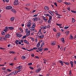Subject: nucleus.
<instances>
[{"mask_svg":"<svg viewBox=\"0 0 76 76\" xmlns=\"http://www.w3.org/2000/svg\"><path fill=\"white\" fill-rule=\"evenodd\" d=\"M7 41V38L4 37H0V41Z\"/></svg>","mask_w":76,"mask_h":76,"instance_id":"f257e3e1","label":"nucleus"},{"mask_svg":"<svg viewBox=\"0 0 76 76\" xmlns=\"http://www.w3.org/2000/svg\"><path fill=\"white\" fill-rule=\"evenodd\" d=\"M14 5H18L19 4V2H18V0H15L14 2Z\"/></svg>","mask_w":76,"mask_h":76,"instance_id":"f03ea898","label":"nucleus"},{"mask_svg":"<svg viewBox=\"0 0 76 76\" xmlns=\"http://www.w3.org/2000/svg\"><path fill=\"white\" fill-rule=\"evenodd\" d=\"M12 8V7L11 6H8L6 7V9H8V10H9V9H11Z\"/></svg>","mask_w":76,"mask_h":76,"instance_id":"7ed1b4c3","label":"nucleus"},{"mask_svg":"<svg viewBox=\"0 0 76 76\" xmlns=\"http://www.w3.org/2000/svg\"><path fill=\"white\" fill-rule=\"evenodd\" d=\"M32 20L34 22H36V21H37V20H38V18L37 17H35L34 18H33Z\"/></svg>","mask_w":76,"mask_h":76,"instance_id":"20e7f679","label":"nucleus"},{"mask_svg":"<svg viewBox=\"0 0 76 76\" xmlns=\"http://www.w3.org/2000/svg\"><path fill=\"white\" fill-rule=\"evenodd\" d=\"M16 35L18 37H19V38H20V37H21L22 36V35L21 34H19L18 33H16Z\"/></svg>","mask_w":76,"mask_h":76,"instance_id":"39448f33","label":"nucleus"},{"mask_svg":"<svg viewBox=\"0 0 76 76\" xmlns=\"http://www.w3.org/2000/svg\"><path fill=\"white\" fill-rule=\"evenodd\" d=\"M24 42L26 44H27V45H29V42L26 40H24Z\"/></svg>","mask_w":76,"mask_h":76,"instance_id":"423d86ee","label":"nucleus"},{"mask_svg":"<svg viewBox=\"0 0 76 76\" xmlns=\"http://www.w3.org/2000/svg\"><path fill=\"white\" fill-rule=\"evenodd\" d=\"M42 17V18L43 20H45V22H47V21L48 20H47V18H45V17L44 16H43Z\"/></svg>","mask_w":76,"mask_h":76,"instance_id":"0eeeda50","label":"nucleus"},{"mask_svg":"<svg viewBox=\"0 0 76 76\" xmlns=\"http://www.w3.org/2000/svg\"><path fill=\"white\" fill-rule=\"evenodd\" d=\"M41 70V69L40 68H39L37 69V70H36L35 72H37V73H38Z\"/></svg>","mask_w":76,"mask_h":76,"instance_id":"6e6552de","label":"nucleus"},{"mask_svg":"<svg viewBox=\"0 0 76 76\" xmlns=\"http://www.w3.org/2000/svg\"><path fill=\"white\" fill-rule=\"evenodd\" d=\"M6 38H10V34H7L5 36Z\"/></svg>","mask_w":76,"mask_h":76,"instance_id":"1a4fd4ad","label":"nucleus"},{"mask_svg":"<svg viewBox=\"0 0 76 76\" xmlns=\"http://www.w3.org/2000/svg\"><path fill=\"white\" fill-rule=\"evenodd\" d=\"M45 10H49V7L47 6H45Z\"/></svg>","mask_w":76,"mask_h":76,"instance_id":"9d476101","label":"nucleus"},{"mask_svg":"<svg viewBox=\"0 0 76 76\" xmlns=\"http://www.w3.org/2000/svg\"><path fill=\"white\" fill-rule=\"evenodd\" d=\"M58 62L59 63H61V64L62 66H63L64 64H63V62L62 61H61V60L59 61Z\"/></svg>","mask_w":76,"mask_h":76,"instance_id":"9b49d317","label":"nucleus"},{"mask_svg":"<svg viewBox=\"0 0 76 76\" xmlns=\"http://www.w3.org/2000/svg\"><path fill=\"white\" fill-rule=\"evenodd\" d=\"M30 30H31V31H32L33 30H34L35 29V28L34 27H31V28H29Z\"/></svg>","mask_w":76,"mask_h":76,"instance_id":"f8f14e48","label":"nucleus"},{"mask_svg":"<svg viewBox=\"0 0 76 76\" xmlns=\"http://www.w3.org/2000/svg\"><path fill=\"white\" fill-rule=\"evenodd\" d=\"M10 20L11 22H12V21H13V20H15V18H14V17H12L10 18Z\"/></svg>","mask_w":76,"mask_h":76,"instance_id":"ddd939ff","label":"nucleus"},{"mask_svg":"<svg viewBox=\"0 0 76 76\" xmlns=\"http://www.w3.org/2000/svg\"><path fill=\"white\" fill-rule=\"evenodd\" d=\"M31 25H32V23H28L27 25V26H28V27H29V26H31Z\"/></svg>","mask_w":76,"mask_h":76,"instance_id":"4468645a","label":"nucleus"},{"mask_svg":"<svg viewBox=\"0 0 76 76\" xmlns=\"http://www.w3.org/2000/svg\"><path fill=\"white\" fill-rule=\"evenodd\" d=\"M8 28L10 30H13V29H14V27H8Z\"/></svg>","mask_w":76,"mask_h":76,"instance_id":"2eb2a0df","label":"nucleus"},{"mask_svg":"<svg viewBox=\"0 0 76 76\" xmlns=\"http://www.w3.org/2000/svg\"><path fill=\"white\" fill-rule=\"evenodd\" d=\"M27 34L26 36H29L30 35V31L28 30V33H26Z\"/></svg>","mask_w":76,"mask_h":76,"instance_id":"dca6fc26","label":"nucleus"},{"mask_svg":"<svg viewBox=\"0 0 76 76\" xmlns=\"http://www.w3.org/2000/svg\"><path fill=\"white\" fill-rule=\"evenodd\" d=\"M70 63L71 65V67H73V62L72 61H70Z\"/></svg>","mask_w":76,"mask_h":76,"instance_id":"f3484780","label":"nucleus"},{"mask_svg":"<svg viewBox=\"0 0 76 76\" xmlns=\"http://www.w3.org/2000/svg\"><path fill=\"white\" fill-rule=\"evenodd\" d=\"M40 38H43L44 37V35H41L39 36H38Z\"/></svg>","mask_w":76,"mask_h":76,"instance_id":"a211bd4d","label":"nucleus"},{"mask_svg":"<svg viewBox=\"0 0 76 76\" xmlns=\"http://www.w3.org/2000/svg\"><path fill=\"white\" fill-rule=\"evenodd\" d=\"M69 39H73V36H72L71 35H70L69 36Z\"/></svg>","mask_w":76,"mask_h":76,"instance_id":"6ab92c4d","label":"nucleus"},{"mask_svg":"<svg viewBox=\"0 0 76 76\" xmlns=\"http://www.w3.org/2000/svg\"><path fill=\"white\" fill-rule=\"evenodd\" d=\"M44 16H48V17H50V15L48 14H44Z\"/></svg>","mask_w":76,"mask_h":76,"instance_id":"aec40b11","label":"nucleus"},{"mask_svg":"<svg viewBox=\"0 0 76 76\" xmlns=\"http://www.w3.org/2000/svg\"><path fill=\"white\" fill-rule=\"evenodd\" d=\"M22 68V66H19L18 67V69L19 70H20Z\"/></svg>","mask_w":76,"mask_h":76,"instance_id":"412c9836","label":"nucleus"},{"mask_svg":"<svg viewBox=\"0 0 76 76\" xmlns=\"http://www.w3.org/2000/svg\"><path fill=\"white\" fill-rule=\"evenodd\" d=\"M61 40L63 43H64V38H62L61 39Z\"/></svg>","mask_w":76,"mask_h":76,"instance_id":"4be33fe9","label":"nucleus"},{"mask_svg":"<svg viewBox=\"0 0 76 76\" xmlns=\"http://www.w3.org/2000/svg\"><path fill=\"white\" fill-rule=\"evenodd\" d=\"M13 74V72H12L10 73L8 75H7V76H10L11 75H12Z\"/></svg>","mask_w":76,"mask_h":76,"instance_id":"5701e85b","label":"nucleus"},{"mask_svg":"<svg viewBox=\"0 0 76 76\" xmlns=\"http://www.w3.org/2000/svg\"><path fill=\"white\" fill-rule=\"evenodd\" d=\"M11 11H12V12H14V13H16V10L14 9H12L11 10Z\"/></svg>","mask_w":76,"mask_h":76,"instance_id":"b1692460","label":"nucleus"},{"mask_svg":"<svg viewBox=\"0 0 76 76\" xmlns=\"http://www.w3.org/2000/svg\"><path fill=\"white\" fill-rule=\"evenodd\" d=\"M19 29L20 31L21 32H23V29L22 28L20 27L19 28Z\"/></svg>","mask_w":76,"mask_h":76,"instance_id":"393cba45","label":"nucleus"},{"mask_svg":"<svg viewBox=\"0 0 76 76\" xmlns=\"http://www.w3.org/2000/svg\"><path fill=\"white\" fill-rule=\"evenodd\" d=\"M36 31H36V30L34 29L33 30L31 31V32H33V33H35V32H36Z\"/></svg>","mask_w":76,"mask_h":76,"instance_id":"a878e982","label":"nucleus"},{"mask_svg":"<svg viewBox=\"0 0 76 76\" xmlns=\"http://www.w3.org/2000/svg\"><path fill=\"white\" fill-rule=\"evenodd\" d=\"M32 27H33V28H35V23H33Z\"/></svg>","mask_w":76,"mask_h":76,"instance_id":"bb28decb","label":"nucleus"},{"mask_svg":"<svg viewBox=\"0 0 76 76\" xmlns=\"http://www.w3.org/2000/svg\"><path fill=\"white\" fill-rule=\"evenodd\" d=\"M1 34L3 35H4L5 34V32H4V31H2L1 32Z\"/></svg>","mask_w":76,"mask_h":76,"instance_id":"cd10ccee","label":"nucleus"},{"mask_svg":"<svg viewBox=\"0 0 76 76\" xmlns=\"http://www.w3.org/2000/svg\"><path fill=\"white\" fill-rule=\"evenodd\" d=\"M55 44H56V42H53V43L51 44L52 45H54Z\"/></svg>","mask_w":76,"mask_h":76,"instance_id":"c85d7f7f","label":"nucleus"},{"mask_svg":"<svg viewBox=\"0 0 76 76\" xmlns=\"http://www.w3.org/2000/svg\"><path fill=\"white\" fill-rule=\"evenodd\" d=\"M10 53L11 54H15V52H13V51H10Z\"/></svg>","mask_w":76,"mask_h":76,"instance_id":"c756f323","label":"nucleus"},{"mask_svg":"<svg viewBox=\"0 0 76 76\" xmlns=\"http://www.w3.org/2000/svg\"><path fill=\"white\" fill-rule=\"evenodd\" d=\"M5 29L6 31H9V29H8V27H6L5 28Z\"/></svg>","mask_w":76,"mask_h":76,"instance_id":"7c9ffc66","label":"nucleus"},{"mask_svg":"<svg viewBox=\"0 0 76 76\" xmlns=\"http://www.w3.org/2000/svg\"><path fill=\"white\" fill-rule=\"evenodd\" d=\"M50 17L49 18V20H51V19H52V16H51V15H50V17Z\"/></svg>","mask_w":76,"mask_h":76,"instance_id":"2f4dec72","label":"nucleus"},{"mask_svg":"<svg viewBox=\"0 0 76 76\" xmlns=\"http://www.w3.org/2000/svg\"><path fill=\"white\" fill-rule=\"evenodd\" d=\"M64 63H65V64H66V65H69V63H67V62H63Z\"/></svg>","mask_w":76,"mask_h":76,"instance_id":"473e14b6","label":"nucleus"},{"mask_svg":"<svg viewBox=\"0 0 76 76\" xmlns=\"http://www.w3.org/2000/svg\"><path fill=\"white\" fill-rule=\"evenodd\" d=\"M22 58H23V60H25V58H26V57L25 56H22Z\"/></svg>","mask_w":76,"mask_h":76,"instance_id":"72a5a7b5","label":"nucleus"},{"mask_svg":"<svg viewBox=\"0 0 76 76\" xmlns=\"http://www.w3.org/2000/svg\"><path fill=\"white\" fill-rule=\"evenodd\" d=\"M47 26H44V28H43V29H47Z\"/></svg>","mask_w":76,"mask_h":76,"instance_id":"f704fd0d","label":"nucleus"},{"mask_svg":"<svg viewBox=\"0 0 76 76\" xmlns=\"http://www.w3.org/2000/svg\"><path fill=\"white\" fill-rule=\"evenodd\" d=\"M56 25H57V26H61L62 25V24H59L58 23H56Z\"/></svg>","mask_w":76,"mask_h":76,"instance_id":"c9c22d12","label":"nucleus"},{"mask_svg":"<svg viewBox=\"0 0 76 76\" xmlns=\"http://www.w3.org/2000/svg\"><path fill=\"white\" fill-rule=\"evenodd\" d=\"M65 34H66V35H68L69 34V31H67L65 32Z\"/></svg>","mask_w":76,"mask_h":76,"instance_id":"e433bc0d","label":"nucleus"},{"mask_svg":"<svg viewBox=\"0 0 76 76\" xmlns=\"http://www.w3.org/2000/svg\"><path fill=\"white\" fill-rule=\"evenodd\" d=\"M30 39H32V41H34V39L33 38L31 37Z\"/></svg>","mask_w":76,"mask_h":76,"instance_id":"4c0bfd02","label":"nucleus"},{"mask_svg":"<svg viewBox=\"0 0 76 76\" xmlns=\"http://www.w3.org/2000/svg\"><path fill=\"white\" fill-rule=\"evenodd\" d=\"M28 31H28V29H26V33H28Z\"/></svg>","mask_w":76,"mask_h":76,"instance_id":"58836bf2","label":"nucleus"},{"mask_svg":"<svg viewBox=\"0 0 76 76\" xmlns=\"http://www.w3.org/2000/svg\"><path fill=\"white\" fill-rule=\"evenodd\" d=\"M41 34V31H39L38 32L37 35L38 36H39V35H40V34Z\"/></svg>","mask_w":76,"mask_h":76,"instance_id":"ea45409f","label":"nucleus"},{"mask_svg":"<svg viewBox=\"0 0 76 76\" xmlns=\"http://www.w3.org/2000/svg\"><path fill=\"white\" fill-rule=\"evenodd\" d=\"M26 37H27L26 36H24L22 37V39H24V38H26Z\"/></svg>","mask_w":76,"mask_h":76,"instance_id":"a19ab883","label":"nucleus"},{"mask_svg":"<svg viewBox=\"0 0 76 76\" xmlns=\"http://www.w3.org/2000/svg\"><path fill=\"white\" fill-rule=\"evenodd\" d=\"M58 1L59 3H61L63 1L62 0H58Z\"/></svg>","mask_w":76,"mask_h":76,"instance_id":"79ce46f5","label":"nucleus"},{"mask_svg":"<svg viewBox=\"0 0 76 76\" xmlns=\"http://www.w3.org/2000/svg\"><path fill=\"white\" fill-rule=\"evenodd\" d=\"M25 9H26L28 10V11H29L30 10L29 9V8H27L26 7H25Z\"/></svg>","mask_w":76,"mask_h":76,"instance_id":"37998d69","label":"nucleus"},{"mask_svg":"<svg viewBox=\"0 0 76 76\" xmlns=\"http://www.w3.org/2000/svg\"><path fill=\"white\" fill-rule=\"evenodd\" d=\"M31 5V4H26V6H29Z\"/></svg>","mask_w":76,"mask_h":76,"instance_id":"c03bdc74","label":"nucleus"},{"mask_svg":"<svg viewBox=\"0 0 76 76\" xmlns=\"http://www.w3.org/2000/svg\"><path fill=\"white\" fill-rule=\"evenodd\" d=\"M28 66H31V65H32V63H30L28 64Z\"/></svg>","mask_w":76,"mask_h":76,"instance_id":"a18cd8bd","label":"nucleus"},{"mask_svg":"<svg viewBox=\"0 0 76 76\" xmlns=\"http://www.w3.org/2000/svg\"><path fill=\"white\" fill-rule=\"evenodd\" d=\"M50 20L49 19V20L48 21V23H51V22L50 21Z\"/></svg>","mask_w":76,"mask_h":76,"instance_id":"49530a36","label":"nucleus"},{"mask_svg":"<svg viewBox=\"0 0 76 76\" xmlns=\"http://www.w3.org/2000/svg\"><path fill=\"white\" fill-rule=\"evenodd\" d=\"M36 46L37 48H39V46H40V45H38V44H37Z\"/></svg>","mask_w":76,"mask_h":76,"instance_id":"de8ad7c7","label":"nucleus"},{"mask_svg":"<svg viewBox=\"0 0 76 76\" xmlns=\"http://www.w3.org/2000/svg\"><path fill=\"white\" fill-rule=\"evenodd\" d=\"M61 35V34L60 33L57 34V36H58V37H59Z\"/></svg>","mask_w":76,"mask_h":76,"instance_id":"09e8293b","label":"nucleus"},{"mask_svg":"<svg viewBox=\"0 0 76 76\" xmlns=\"http://www.w3.org/2000/svg\"><path fill=\"white\" fill-rule=\"evenodd\" d=\"M69 28V26L65 27H64V29H68V28Z\"/></svg>","mask_w":76,"mask_h":76,"instance_id":"8fccbe9b","label":"nucleus"},{"mask_svg":"<svg viewBox=\"0 0 76 76\" xmlns=\"http://www.w3.org/2000/svg\"><path fill=\"white\" fill-rule=\"evenodd\" d=\"M47 50H48V48H46L44 49V51H47Z\"/></svg>","mask_w":76,"mask_h":76,"instance_id":"3c124183","label":"nucleus"},{"mask_svg":"<svg viewBox=\"0 0 76 76\" xmlns=\"http://www.w3.org/2000/svg\"><path fill=\"white\" fill-rule=\"evenodd\" d=\"M42 50H43V49L42 48H41L40 49H39V51H40V52H41V51H42Z\"/></svg>","mask_w":76,"mask_h":76,"instance_id":"603ef678","label":"nucleus"},{"mask_svg":"<svg viewBox=\"0 0 76 76\" xmlns=\"http://www.w3.org/2000/svg\"><path fill=\"white\" fill-rule=\"evenodd\" d=\"M17 73H18V71H15V73H14V75H15L16 74H17Z\"/></svg>","mask_w":76,"mask_h":76,"instance_id":"864d4df0","label":"nucleus"},{"mask_svg":"<svg viewBox=\"0 0 76 76\" xmlns=\"http://www.w3.org/2000/svg\"><path fill=\"white\" fill-rule=\"evenodd\" d=\"M50 15H51V16H54V13H53V12H52Z\"/></svg>","mask_w":76,"mask_h":76,"instance_id":"5fc2aeb1","label":"nucleus"},{"mask_svg":"<svg viewBox=\"0 0 76 76\" xmlns=\"http://www.w3.org/2000/svg\"><path fill=\"white\" fill-rule=\"evenodd\" d=\"M72 20L73 22H75V19H74L73 18H72Z\"/></svg>","mask_w":76,"mask_h":76,"instance_id":"6e6d98bb","label":"nucleus"},{"mask_svg":"<svg viewBox=\"0 0 76 76\" xmlns=\"http://www.w3.org/2000/svg\"><path fill=\"white\" fill-rule=\"evenodd\" d=\"M69 75H72V72H71V70L69 71Z\"/></svg>","mask_w":76,"mask_h":76,"instance_id":"4d7b16f0","label":"nucleus"},{"mask_svg":"<svg viewBox=\"0 0 76 76\" xmlns=\"http://www.w3.org/2000/svg\"><path fill=\"white\" fill-rule=\"evenodd\" d=\"M48 12L49 13H50V14H51V13H52V12H51V11H48Z\"/></svg>","mask_w":76,"mask_h":76,"instance_id":"13d9d810","label":"nucleus"},{"mask_svg":"<svg viewBox=\"0 0 76 76\" xmlns=\"http://www.w3.org/2000/svg\"><path fill=\"white\" fill-rule=\"evenodd\" d=\"M29 68H30L31 70H33L34 69V68L31 66H29Z\"/></svg>","mask_w":76,"mask_h":76,"instance_id":"bf43d9fd","label":"nucleus"},{"mask_svg":"<svg viewBox=\"0 0 76 76\" xmlns=\"http://www.w3.org/2000/svg\"><path fill=\"white\" fill-rule=\"evenodd\" d=\"M50 28V26L49 25H48L47 26V28Z\"/></svg>","mask_w":76,"mask_h":76,"instance_id":"052dcab7","label":"nucleus"},{"mask_svg":"<svg viewBox=\"0 0 76 76\" xmlns=\"http://www.w3.org/2000/svg\"><path fill=\"white\" fill-rule=\"evenodd\" d=\"M56 15H57V16H61V15H59L58 14V12L57 13H56Z\"/></svg>","mask_w":76,"mask_h":76,"instance_id":"680f3d73","label":"nucleus"},{"mask_svg":"<svg viewBox=\"0 0 76 76\" xmlns=\"http://www.w3.org/2000/svg\"><path fill=\"white\" fill-rule=\"evenodd\" d=\"M56 15H57V16H61V15H59L58 14V12L57 13H56Z\"/></svg>","mask_w":76,"mask_h":76,"instance_id":"e2e57ef3","label":"nucleus"},{"mask_svg":"<svg viewBox=\"0 0 76 76\" xmlns=\"http://www.w3.org/2000/svg\"><path fill=\"white\" fill-rule=\"evenodd\" d=\"M54 4L56 6V7H57V3H56L55 2Z\"/></svg>","mask_w":76,"mask_h":76,"instance_id":"0e129e2a","label":"nucleus"},{"mask_svg":"<svg viewBox=\"0 0 76 76\" xmlns=\"http://www.w3.org/2000/svg\"><path fill=\"white\" fill-rule=\"evenodd\" d=\"M20 41L21 42H22V43H23V40L22 39Z\"/></svg>","mask_w":76,"mask_h":76,"instance_id":"69168bd1","label":"nucleus"},{"mask_svg":"<svg viewBox=\"0 0 76 76\" xmlns=\"http://www.w3.org/2000/svg\"><path fill=\"white\" fill-rule=\"evenodd\" d=\"M7 71H8V72H11V71H12V70H10L9 69H7Z\"/></svg>","mask_w":76,"mask_h":76,"instance_id":"338daca9","label":"nucleus"},{"mask_svg":"<svg viewBox=\"0 0 76 76\" xmlns=\"http://www.w3.org/2000/svg\"><path fill=\"white\" fill-rule=\"evenodd\" d=\"M53 30L55 32H56V29L54 28H53Z\"/></svg>","mask_w":76,"mask_h":76,"instance_id":"774afa93","label":"nucleus"}]
</instances>
